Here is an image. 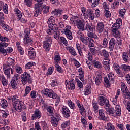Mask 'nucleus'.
<instances>
[{
	"instance_id": "obj_1",
	"label": "nucleus",
	"mask_w": 130,
	"mask_h": 130,
	"mask_svg": "<svg viewBox=\"0 0 130 130\" xmlns=\"http://www.w3.org/2000/svg\"><path fill=\"white\" fill-rule=\"evenodd\" d=\"M105 109L109 115L114 117H120L121 115V106L119 104L116 105L115 110L114 107H111L110 104H109L108 106H106Z\"/></svg>"
},
{
	"instance_id": "obj_2",
	"label": "nucleus",
	"mask_w": 130,
	"mask_h": 130,
	"mask_svg": "<svg viewBox=\"0 0 130 130\" xmlns=\"http://www.w3.org/2000/svg\"><path fill=\"white\" fill-rule=\"evenodd\" d=\"M12 105L15 108V110L18 112H21L22 110V107L24 105V103L20 101L19 99H17L16 95L12 96Z\"/></svg>"
},
{
	"instance_id": "obj_3",
	"label": "nucleus",
	"mask_w": 130,
	"mask_h": 130,
	"mask_svg": "<svg viewBox=\"0 0 130 130\" xmlns=\"http://www.w3.org/2000/svg\"><path fill=\"white\" fill-rule=\"evenodd\" d=\"M15 63V60L11 58H8L7 59V63L3 64V69L4 74L7 75L8 78H10V72H11V66H12Z\"/></svg>"
},
{
	"instance_id": "obj_4",
	"label": "nucleus",
	"mask_w": 130,
	"mask_h": 130,
	"mask_svg": "<svg viewBox=\"0 0 130 130\" xmlns=\"http://www.w3.org/2000/svg\"><path fill=\"white\" fill-rule=\"evenodd\" d=\"M55 18L53 16L50 17L47 21L48 26L49 28L47 30V33H56L57 24L55 23Z\"/></svg>"
},
{
	"instance_id": "obj_5",
	"label": "nucleus",
	"mask_w": 130,
	"mask_h": 130,
	"mask_svg": "<svg viewBox=\"0 0 130 130\" xmlns=\"http://www.w3.org/2000/svg\"><path fill=\"white\" fill-rule=\"evenodd\" d=\"M38 2V3L35 4V10L34 12V17L36 18V17H38L39 15L41 14L42 11L45 7V5H43L44 2L47 1V0H34Z\"/></svg>"
},
{
	"instance_id": "obj_6",
	"label": "nucleus",
	"mask_w": 130,
	"mask_h": 130,
	"mask_svg": "<svg viewBox=\"0 0 130 130\" xmlns=\"http://www.w3.org/2000/svg\"><path fill=\"white\" fill-rule=\"evenodd\" d=\"M43 96L55 100L57 98V94L51 89L45 88L41 91Z\"/></svg>"
},
{
	"instance_id": "obj_7",
	"label": "nucleus",
	"mask_w": 130,
	"mask_h": 130,
	"mask_svg": "<svg viewBox=\"0 0 130 130\" xmlns=\"http://www.w3.org/2000/svg\"><path fill=\"white\" fill-rule=\"evenodd\" d=\"M20 78L22 84L23 85H25L27 83L30 84L32 83V79L31 77L30 74L27 72H24L21 74Z\"/></svg>"
},
{
	"instance_id": "obj_8",
	"label": "nucleus",
	"mask_w": 130,
	"mask_h": 130,
	"mask_svg": "<svg viewBox=\"0 0 130 130\" xmlns=\"http://www.w3.org/2000/svg\"><path fill=\"white\" fill-rule=\"evenodd\" d=\"M121 91L123 92V97L125 99L130 100V90L128 89L125 83L121 82Z\"/></svg>"
},
{
	"instance_id": "obj_9",
	"label": "nucleus",
	"mask_w": 130,
	"mask_h": 130,
	"mask_svg": "<svg viewBox=\"0 0 130 130\" xmlns=\"http://www.w3.org/2000/svg\"><path fill=\"white\" fill-rule=\"evenodd\" d=\"M98 101V104L101 106H104V108L109 106V100L103 96V94H101L99 96Z\"/></svg>"
},
{
	"instance_id": "obj_10",
	"label": "nucleus",
	"mask_w": 130,
	"mask_h": 130,
	"mask_svg": "<svg viewBox=\"0 0 130 130\" xmlns=\"http://www.w3.org/2000/svg\"><path fill=\"white\" fill-rule=\"evenodd\" d=\"M61 120V115L57 113H55L51 118V123L53 126L56 127L58 124V122Z\"/></svg>"
},
{
	"instance_id": "obj_11",
	"label": "nucleus",
	"mask_w": 130,
	"mask_h": 130,
	"mask_svg": "<svg viewBox=\"0 0 130 130\" xmlns=\"http://www.w3.org/2000/svg\"><path fill=\"white\" fill-rule=\"evenodd\" d=\"M52 40L51 37L46 39L43 41V49L46 52H48L51 49Z\"/></svg>"
},
{
	"instance_id": "obj_12",
	"label": "nucleus",
	"mask_w": 130,
	"mask_h": 130,
	"mask_svg": "<svg viewBox=\"0 0 130 130\" xmlns=\"http://www.w3.org/2000/svg\"><path fill=\"white\" fill-rule=\"evenodd\" d=\"M61 113L62 116L66 119H68L71 116V111L66 106L61 107Z\"/></svg>"
},
{
	"instance_id": "obj_13",
	"label": "nucleus",
	"mask_w": 130,
	"mask_h": 130,
	"mask_svg": "<svg viewBox=\"0 0 130 130\" xmlns=\"http://www.w3.org/2000/svg\"><path fill=\"white\" fill-rule=\"evenodd\" d=\"M87 35L88 37H90V39L88 43V47H94V40L92 38H94V39H97L98 38V36L95 33H88Z\"/></svg>"
},
{
	"instance_id": "obj_14",
	"label": "nucleus",
	"mask_w": 130,
	"mask_h": 130,
	"mask_svg": "<svg viewBox=\"0 0 130 130\" xmlns=\"http://www.w3.org/2000/svg\"><path fill=\"white\" fill-rule=\"evenodd\" d=\"M42 116V111L39 109H35L34 111V114H32L31 120L32 121L40 119Z\"/></svg>"
},
{
	"instance_id": "obj_15",
	"label": "nucleus",
	"mask_w": 130,
	"mask_h": 130,
	"mask_svg": "<svg viewBox=\"0 0 130 130\" xmlns=\"http://www.w3.org/2000/svg\"><path fill=\"white\" fill-rule=\"evenodd\" d=\"M94 18H95V15H94L93 10L90 8H88L87 9V12L85 17H84V19L85 20H87V19H89V20H91V21H93V20H94Z\"/></svg>"
},
{
	"instance_id": "obj_16",
	"label": "nucleus",
	"mask_w": 130,
	"mask_h": 130,
	"mask_svg": "<svg viewBox=\"0 0 130 130\" xmlns=\"http://www.w3.org/2000/svg\"><path fill=\"white\" fill-rule=\"evenodd\" d=\"M28 57L29 59L34 60L36 57V51L32 47H30L28 50Z\"/></svg>"
},
{
	"instance_id": "obj_17",
	"label": "nucleus",
	"mask_w": 130,
	"mask_h": 130,
	"mask_svg": "<svg viewBox=\"0 0 130 130\" xmlns=\"http://www.w3.org/2000/svg\"><path fill=\"white\" fill-rule=\"evenodd\" d=\"M77 36L78 38H79L80 40L84 44L86 45H88V42L91 38V37H86V38H84V34L83 33H77Z\"/></svg>"
},
{
	"instance_id": "obj_18",
	"label": "nucleus",
	"mask_w": 130,
	"mask_h": 130,
	"mask_svg": "<svg viewBox=\"0 0 130 130\" xmlns=\"http://www.w3.org/2000/svg\"><path fill=\"white\" fill-rule=\"evenodd\" d=\"M29 33H27L25 35L23 40L24 43L26 45H32L33 43V40L31 39Z\"/></svg>"
},
{
	"instance_id": "obj_19",
	"label": "nucleus",
	"mask_w": 130,
	"mask_h": 130,
	"mask_svg": "<svg viewBox=\"0 0 130 130\" xmlns=\"http://www.w3.org/2000/svg\"><path fill=\"white\" fill-rule=\"evenodd\" d=\"M99 115L98 119L100 120H102L104 121H106L107 120L108 118L106 116L105 112L103 109L99 110Z\"/></svg>"
},
{
	"instance_id": "obj_20",
	"label": "nucleus",
	"mask_w": 130,
	"mask_h": 130,
	"mask_svg": "<svg viewBox=\"0 0 130 130\" xmlns=\"http://www.w3.org/2000/svg\"><path fill=\"white\" fill-rule=\"evenodd\" d=\"M88 31L89 33H93L95 31V26L92 24L87 23L84 28V31Z\"/></svg>"
},
{
	"instance_id": "obj_21",
	"label": "nucleus",
	"mask_w": 130,
	"mask_h": 130,
	"mask_svg": "<svg viewBox=\"0 0 130 130\" xmlns=\"http://www.w3.org/2000/svg\"><path fill=\"white\" fill-rule=\"evenodd\" d=\"M103 76L102 74H98L94 78L96 86H100L102 82Z\"/></svg>"
},
{
	"instance_id": "obj_22",
	"label": "nucleus",
	"mask_w": 130,
	"mask_h": 130,
	"mask_svg": "<svg viewBox=\"0 0 130 130\" xmlns=\"http://www.w3.org/2000/svg\"><path fill=\"white\" fill-rule=\"evenodd\" d=\"M75 26H77L78 29L80 31H84V23L83 21L79 19L78 21L75 24Z\"/></svg>"
},
{
	"instance_id": "obj_23",
	"label": "nucleus",
	"mask_w": 130,
	"mask_h": 130,
	"mask_svg": "<svg viewBox=\"0 0 130 130\" xmlns=\"http://www.w3.org/2000/svg\"><path fill=\"white\" fill-rule=\"evenodd\" d=\"M115 43L116 41L115 38H111L109 42V48L110 51H113Z\"/></svg>"
},
{
	"instance_id": "obj_24",
	"label": "nucleus",
	"mask_w": 130,
	"mask_h": 130,
	"mask_svg": "<svg viewBox=\"0 0 130 130\" xmlns=\"http://www.w3.org/2000/svg\"><path fill=\"white\" fill-rule=\"evenodd\" d=\"M92 88L90 85H87L84 88V95L85 96H88L91 93Z\"/></svg>"
},
{
	"instance_id": "obj_25",
	"label": "nucleus",
	"mask_w": 130,
	"mask_h": 130,
	"mask_svg": "<svg viewBox=\"0 0 130 130\" xmlns=\"http://www.w3.org/2000/svg\"><path fill=\"white\" fill-rule=\"evenodd\" d=\"M104 24L102 22H99L96 25V30L99 33H102L104 30Z\"/></svg>"
},
{
	"instance_id": "obj_26",
	"label": "nucleus",
	"mask_w": 130,
	"mask_h": 130,
	"mask_svg": "<svg viewBox=\"0 0 130 130\" xmlns=\"http://www.w3.org/2000/svg\"><path fill=\"white\" fill-rule=\"evenodd\" d=\"M44 109H46L47 112L49 113V114H53L54 111L55 110L54 107L52 106H50L48 104L47 105L44 106Z\"/></svg>"
},
{
	"instance_id": "obj_27",
	"label": "nucleus",
	"mask_w": 130,
	"mask_h": 130,
	"mask_svg": "<svg viewBox=\"0 0 130 130\" xmlns=\"http://www.w3.org/2000/svg\"><path fill=\"white\" fill-rule=\"evenodd\" d=\"M93 67L96 69H102L103 66L100 62L99 61L93 60L91 61Z\"/></svg>"
},
{
	"instance_id": "obj_28",
	"label": "nucleus",
	"mask_w": 130,
	"mask_h": 130,
	"mask_svg": "<svg viewBox=\"0 0 130 130\" xmlns=\"http://www.w3.org/2000/svg\"><path fill=\"white\" fill-rule=\"evenodd\" d=\"M1 107L2 109H6L8 106L7 101L3 98L1 99Z\"/></svg>"
},
{
	"instance_id": "obj_29",
	"label": "nucleus",
	"mask_w": 130,
	"mask_h": 130,
	"mask_svg": "<svg viewBox=\"0 0 130 130\" xmlns=\"http://www.w3.org/2000/svg\"><path fill=\"white\" fill-rule=\"evenodd\" d=\"M0 112L2 114V117L7 118L10 115L9 111L7 109L0 110Z\"/></svg>"
},
{
	"instance_id": "obj_30",
	"label": "nucleus",
	"mask_w": 130,
	"mask_h": 130,
	"mask_svg": "<svg viewBox=\"0 0 130 130\" xmlns=\"http://www.w3.org/2000/svg\"><path fill=\"white\" fill-rule=\"evenodd\" d=\"M80 20L79 18L77 16H73L70 18L71 23L73 24L74 26Z\"/></svg>"
},
{
	"instance_id": "obj_31",
	"label": "nucleus",
	"mask_w": 130,
	"mask_h": 130,
	"mask_svg": "<svg viewBox=\"0 0 130 130\" xmlns=\"http://www.w3.org/2000/svg\"><path fill=\"white\" fill-rule=\"evenodd\" d=\"M104 85L105 87L107 88H110L111 87V82L107 77L104 78Z\"/></svg>"
},
{
	"instance_id": "obj_32",
	"label": "nucleus",
	"mask_w": 130,
	"mask_h": 130,
	"mask_svg": "<svg viewBox=\"0 0 130 130\" xmlns=\"http://www.w3.org/2000/svg\"><path fill=\"white\" fill-rule=\"evenodd\" d=\"M102 53L103 56H104V59L105 60H109V53L106 49H103L102 51Z\"/></svg>"
},
{
	"instance_id": "obj_33",
	"label": "nucleus",
	"mask_w": 130,
	"mask_h": 130,
	"mask_svg": "<svg viewBox=\"0 0 130 130\" xmlns=\"http://www.w3.org/2000/svg\"><path fill=\"white\" fill-rule=\"evenodd\" d=\"M54 64H60L61 61V58L59 55V53H57L54 57Z\"/></svg>"
},
{
	"instance_id": "obj_34",
	"label": "nucleus",
	"mask_w": 130,
	"mask_h": 130,
	"mask_svg": "<svg viewBox=\"0 0 130 130\" xmlns=\"http://www.w3.org/2000/svg\"><path fill=\"white\" fill-rule=\"evenodd\" d=\"M66 50H69L70 53H71V54L74 56H77V53L75 51V50L74 49V48L73 47L71 46H68L66 47Z\"/></svg>"
},
{
	"instance_id": "obj_35",
	"label": "nucleus",
	"mask_w": 130,
	"mask_h": 130,
	"mask_svg": "<svg viewBox=\"0 0 130 130\" xmlns=\"http://www.w3.org/2000/svg\"><path fill=\"white\" fill-rule=\"evenodd\" d=\"M120 25H119L118 24H116V23L112 25V32L113 33H120L119 31H118V29L120 28Z\"/></svg>"
},
{
	"instance_id": "obj_36",
	"label": "nucleus",
	"mask_w": 130,
	"mask_h": 130,
	"mask_svg": "<svg viewBox=\"0 0 130 130\" xmlns=\"http://www.w3.org/2000/svg\"><path fill=\"white\" fill-rule=\"evenodd\" d=\"M31 91V87L29 86H27L25 87L24 90V94L23 95V97L25 98L28 96V95L30 93Z\"/></svg>"
},
{
	"instance_id": "obj_37",
	"label": "nucleus",
	"mask_w": 130,
	"mask_h": 130,
	"mask_svg": "<svg viewBox=\"0 0 130 130\" xmlns=\"http://www.w3.org/2000/svg\"><path fill=\"white\" fill-rule=\"evenodd\" d=\"M55 71L59 73H63L64 72L62 68L58 63L55 64Z\"/></svg>"
},
{
	"instance_id": "obj_38",
	"label": "nucleus",
	"mask_w": 130,
	"mask_h": 130,
	"mask_svg": "<svg viewBox=\"0 0 130 130\" xmlns=\"http://www.w3.org/2000/svg\"><path fill=\"white\" fill-rule=\"evenodd\" d=\"M122 59L125 62H128L129 61V54L127 52H123L122 54Z\"/></svg>"
},
{
	"instance_id": "obj_39",
	"label": "nucleus",
	"mask_w": 130,
	"mask_h": 130,
	"mask_svg": "<svg viewBox=\"0 0 130 130\" xmlns=\"http://www.w3.org/2000/svg\"><path fill=\"white\" fill-rule=\"evenodd\" d=\"M54 71V67L52 66L48 68L47 72L46 73L47 76H51L53 74Z\"/></svg>"
},
{
	"instance_id": "obj_40",
	"label": "nucleus",
	"mask_w": 130,
	"mask_h": 130,
	"mask_svg": "<svg viewBox=\"0 0 130 130\" xmlns=\"http://www.w3.org/2000/svg\"><path fill=\"white\" fill-rule=\"evenodd\" d=\"M121 69L124 72H130V66L123 64L121 65Z\"/></svg>"
},
{
	"instance_id": "obj_41",
	"label": "nucleus",
	"mask_w": 130,
	"mask_h": 130,
	"mask_svg": "<svg viewBox=\"0 0 130 130\" xmlns=\"http://www.w3.org/2000/svg\"><path fill=\"white\" fill-rule=\"evenodd\" d=\"M40 124L43 130H49V126L46 122L45 121H42L40 122Z\"/></svg>"
},
{
	"instance_id": "obj_42",
	"label": "nucleus",
	"mask_w": 130,
	"mask_h": 130,
	"mask_svg": "<svg viewBox=\"0 0 130 130\" xmlns=\"http://www.w3.org/2000/svg\"><path fill=\"white\" fill-rule=\"evenodd\" d=\"M66 86H68V88L71 91H74L75 89L76 84L74 83H69L67 82L66 85Z\"/></svg>"
},
{
	"instance_id": "obj_43",
	"label": "nucleus",
	"mask_w": 130,
	"mask_h": 130,
	"mask_svg": "<svg viewBox=\"0 0 130 130\" xmlns=\"http://www.w3.org/2000/svg\"><path fill=\"white\" fill-rule=\"evenodd\" d=\"M10 84L11 87L13 89H16L17 87V84L16 83V81L15 79H11L10 81Z\"/></svg>"
},
{
	"instance_id": "obj_44",
	"label": "nucleus",
	"mask_w": 130,
	"mask_h": 130,
	"mask_svg": "<svg viewBox=\"0 0 130 130\" xmlns=\"http://www.w3.org/2000/svg\"><path fill=\"white\" fill-rule=\"evenodd\" d=\"M15 71L16 73L21 74L23 73L22 68L19 65L15 66Z\"/></svg>"
},
{
	"instance_id": "obj_45",
	"label": "nucleus",
	"mask_w": 130,
	"mask_h": 130,
	"mask_svg": "<svg viewBox=\"0 0 130 130\" xmlns=\"http://www.w3.org/2000/svg\"><path fill=\"white\" fill-rule=\"evenodd\" d=\"M68 106L71 109L75 110L76 109V106L74 102H73L71 100L68 101Z\"/></svg>"
},
{
	"instance_id": "obj_46",
	"label": "nucleus",
	"mask_w": 130,
	"mask_h": 130,
	"mask_svg": "<svg viewBox=\"0 0 130 130\" xmlns=\"http://www.w3.org/2000/svg\"><path fill=\"white\" fill-rule=\"evenodd\" d=\"M107 130H116L114 125L111 122L107 123Z\"/></svg>"
},
{
	"instance_id": "obj_47",
	"label": "nucleus",
	"mask_w": 130,
	"mask_h": 130,
	"mask_svg": "<svg viewBox=\"0 0 130 130\" xmlns=\"http://www.w3.org/2000/svg\"><path fill=\"white\" fill-rule=\"evenodd\" d=\"M70 125V121H66L61 124V127L62 129H65Z\"/></svg>"
},
{
	"instance_id": "obj_48",
	"label": "nucleus",
	"mask_w": 130,
	"mask_h": 130,
	"mask_svg": "<svg viewBox=\"0 0 130 130\" xmlns=\"http://www.w3.org/2000/svg\"><path fill=\"white\" fill-rule=\"evenodd\" d=\"M17 51L19 52L20 55H24V49L21 46H17Z\"/></svg>"
},
{
	"instance_id": "obj_49",
	"label": "nucleus",
	"mask_w": 130,
	"mask_h": 130,
	"mask_svg": "<svg viewBox=\"0 0 130 130\" xmlns=\"http://www.w3.org/2000/svg\"><path fill=\"white\" fill-rule=\"evenodd\" d=\"M92 105L94 109V111H96L97 110H99V107L97 102L95 100H93L92 101Z\"/></svg>"
},
{
	"instance_id": "obj_50",
	"label": "nucleus",
	"mask_w": 130,
	"mask_h": 130,
	"mask_svg": "<svg viewBox=\"0 0 130 130\" xmlns=\"http://www.w3.org/2000/svg\"><path fill=\"white\" fill-rule=\"evenodd\" d=\"M63 12L62 10H56L53 11V14L54 15H55V16H57L58 17H60V16H61L62 13Z\"/></svg>"
},
{
	"instance_id": "obj_51",
	"label": "nucleus",
	"mask_w": 130,
	"mask_h": 130,
	"mask_svg": "<svg viewBox=\"0 0 130 130\" xmlns=\"http://www.w3.org/2000/svg\"><path fill=\"white\" fill-rule=\"evenodd\" d=\"M2 10L4 14H5L6 15H8V14H9L8 5L7 4L5 3V5L3 6Z\"/></svg>"
},
{
	"instance_id": "obj_52",
	"label": "nucleus",
	"mask_w": 130,
	"mask_h": 130,
	"mask_svg": "<svg viewBox=\"0 0 130 130\" xmlns=\"http://www.w3.org/2000/svg\"><path fill=\"white\" fill-rule=\"evenodd\" d=\"M34 64H36L35 62H29L25 66V69L26 70L30 69L33 66H34Z\"/></svg>"
},
{
	"instance_id": "obj_53",
	"label": "nucleus",
	"mask_w": 130,
	"mask_h": 130,
	"mask_svg": "<svg viewBox=\"0 0 130 130\" xmlns=\"http://www.w3.org/2000/svg\"><path fill=\"white\" fill-rule=\"evenodd\" d=\"M114 70L118 75H121V67L119 64H115L114 66Z\"/></svg>"
},
{
	"instance_id": "obj_54",
	"label": "nucleus",
	"mask_w": 130,
	"mask_h": 130,
	"mask_svg": "<svg viewBox=\"0 0 130 130\" xmlns=\"http://www.w3.org/2000/svg\"><path fill=\"white\" fill-rule=\"evenodd\" d=\"M60 40L61 43H63V44H64V45H65V46H68V42L66 40V38H64V37H61L60 38Z\"/></svg>"
},
{
	"instance_id": "obj_55",
	"label": "nucleus",
	"mask_w": 130,
	"mask_h": 130,
	"mask_svg": "<svg viewBox=\"0 0 130 130\" xmlns=\"http://www.w3.org/2000/svg\"><path fill=\"white\" fill-rule=\"evenodd\" d=\"M0 41H1V42H9L10 40L6 37H3L2 36L1 34H0Z\"/></svg>"
},
{
	"instance_id": "obj_56",
	"label": "nucleus",
	"mask_w": 130,
	"mask_h": 130,
	"mask_svg": "<svg viewBox=\"0 0 130 130\" xmlns=\"http://www.w3.org/2000/svg\"><path fill=\"white\" fill-rule=\"evenodd\" d=\"M43 9V14L47 15V14H48L50 10V6H46V5H45V7H44Z\"/></svg>"
},
{
	"instance_id": "obj_57",
	"label": "nucleus",
	"mask_w": 130,
	"mask_h": 130,
	"mask_svg": "<svg viewBox=\"0 0 130 130\" xmlns=\"http://www.w3.org/2000/svg\"><path fill=\"white\" fill-rule=\"evenodd\" d=\"M108 78L110 81H113L115 78V75L113 72H110L108 74Z\"/></svg>"
},
{
	"instance_id": "obj_58",
	"label": "nucleus",
	"mask_w": 130,
	"mask_h": 130,
	"mask_svg": "<svg viewBox=\"0 0 130 130\" xmlns=\"http://www.w3.org/2000/svg\"><path fill=\"white\" fill-rule=\"evenodd\" d=\"M2 28H3L4 30H5V31H7V32H11L12 31V29L5 24H2Z\"/></svg>"
},
{
	"instance_id": "obj_59",
	"label": "nucleus",
	"mask_w": 130,
	"mask_h": 130,
	"mask_svg": "<svg viewBox=\"0 0 130 130\" xmlns=\"http://www.w3.org/2000/svg\"><path fill=\"white\" fill-rule=\"evenodd\" d=\"M33 0H24V3L28 7H31L32 5Z\"/></svg>"
},
{
	"instance_id": "obj_60",
	"label": "nucleus",
	"mask_w": 130,
	"mask_h": 130,
	"mask_svg": "<svg viewBox=\"0 0 130 130\" xmlns=\"http://www.w3.org/2000/svg\"><path fill=\"white\" fill-rule=\"evenodd\" d=\"M71 26L70 25H67L65 28L63 29L64 33H72Z\"/></svg>"
},
{
	"instance_id": "obj_61",
	"label": "nucleus",
	"mask_w": 130,
	"mask_h": 130,
	"mask_svg": "<svg viewBox=\"0 0 130 130\" xmlns=\"http://www.w3.org/2000/svg\"><path fill=\"white\" fill-rule=\"evenodd\" d=\"M119 1H115L113 3V4L111 5V7L113 9H116L118 8V7L119 6Z\"/></svg>"
},
{
	"instance_id": "obj_62",
	"label": "nucleus",
	"mask_w": 130,
	"mask_h": 130,
	"mask_svg": "<svg viewBox=\"0 0 130 130\" xmlns=\"http://www.w3.org/2000/svg\"><path fill=\"white\" fill-rule=\"evenodd\" d=\"M78 108L79 110V112L80 114L82 115L85 110V108L83 106V104L81 105L80 106L78 107Z\"/></svg>"
},
{
	"instance_id": "obj_63",
	"label": "nucleus",
	"mask_w": 130,
	"mask_h": 130,
	"mask_svg": "<svg viewBox=\"0 0 130 130\" xmlns=\"http://www.w3.org/2000/svg\"><path fill=\"white\" fill-rule=\"evenodd\" d=\"M105 16L106 18H110L111 17V13L109 10H104Z\"/></svg>"
},
{
	"instance_id": "obj_64",
	"label": "nucleus",
	"mask_w": 130,
	"mask_h": 130,
	"mask_svg": "<svg viewBox=\"0 0 130 130\" xmlns=\"http://www.w3.org/2000/svg\"><path fill=\"white\" fill-rule=\"evenodd\" d=\"M35 130H41V126L40 125V122H35Z\"/></svg>"
}]
</instances>
